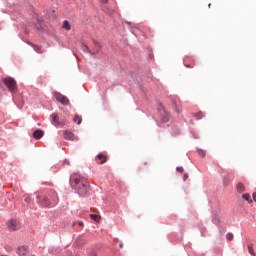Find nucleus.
Masks as SVG:
<instances>
[{
    "label": "nucleus",
    "mask_w": 256,
    "mask_h": 256,
    "mask_svg": "<svg viewBox=\"0 0 256 256\" xmlns=\"http://www.w3.org/2000/svg\"><path fill=\"white\" fill-rule=\"evenodd\" d=\"M70 185L78 191L79 195H85L87 193V180L79 174H72L70 176Z\"/></svg>",
    "instance_id": "obj_1"
},
{
    "label": "nucleus",
    "mask_w": 256,
    "mask_h": 256,
    "mask_svg": "<svg viewBox=\"0 0 256 256\" xmlns=\"http://www.w3.org/2000/svg\"><path fill=\"white\" fill-rule=\"evenodd\" d=\"M56 198H49L48 196L41 195L37 196V203L40 207L50 208L55 207L57 205L59 198H57V194L54 195Z\"/></svg>",
    "instance_id": "obj_2"
},
{
    "label": "nucleus",
    "mask_w": 256,
    "mask_h": 256,
    "mask_svg": "<svg viewBox=\"0 0 256 256\" xmlns=\"http://www.w3.org/2000/svg\"><path fill=\"white\" fill-rule=\"evenodd\" d=\"M2 83L6 85L10 93H17V81L12 77H7L2 79Z\"/></svg>",
    "instance_id": "obj_3"
},
{
    "label": "nucleus",
    "mask_w": 256,
    "mask_h": 256,
    "mask_svg": "<svg viewBox=\"0 0 256 256\" xmlns=\"http://www.w3.org/2000/svg\"><path fill=\"white\" fill-rule=\"evenodd\" d=\"M53 95H54V98L56 99V101H58L62 105H69L68 97L64 96L63 94H61L59 92H54Z\"/></svg>",
    "instance_id": "obj_4"
},
{
    "label": "nucleus",
    "mask_w": 256,
    "mask_h": 256,
    "mask_svg": "<svg viewBox=\"0 0 256 256\" xmlns=\"http://www.w3.org/2000/svg\"><path fill=\"white\" fill-rule=\"evenodd\" d=\"M7 225L10 231H17L18 229H21V224L15 219L8 221Z\"/></svg>",
    "instance_id": "obj_5"
},
{
    "label": "nucleus",
    "mask_w": 256,
    "mask_h": 256,
    "mask_svg": "<svg viewBox=\"0 0 256 256\" xmlns=\"http://www.w3.org/2000/svg\"><path fill=\"white\" fill-rule=\"evenodd\" d=\"M17 253L19 256L29 255V247L27 246H19L17 249Z\"/></svg>",
    "instance_id": "obj_6"
},
{
    "label": "nucleus",
    "mask_w": 256,
    "mask_h": 256,
    "mask_svg": "<svg viewBox=\"0 0 256 256\" xmlns=\"http://www.w3.org/2000/svg\"><path fill=\"white\" fill-rule=\"evenodd\" d=\"M97 159L100 161V165L107 163V156L103 153L98 154Z\"/></svg>",
    "instance_id": "obj_7"
},
{
    "label": "nucleus",
    "mask_w": 256,
    "mask_h": 256,
    "mask_svg": "<svg viewBox=\"0 0 256 256\" xmlns=\"http://www.w3.org/2000/svg\"><path fill=\"white\" fill-rule=\"evenodd\" d=\"M63 137H64V139H67L68 141H73V137H74V135L72 134V132L71 131H64V133H63Z\"/></svg>",
    "instance_id": "obj_8"
},
{
    "label": "nucleus",
    "mask_w": 256,
    "mask_h": 256,
    "mask_svg": "<svg viewBox=\"0 0 256 256\" xmlns=\"http://www.w3.org/2000/svg\"><path fill=\"white\" fill-rule=\"evenodd\" d=\"M31 46L33 47L34 51H36V53H39L40 55L44 53L43 47L40 45L31 44Z\"/></svg>",
    "instance_id": "obj_9"
},
{
    "label": "nucleus",
    "mask_w": 256,
    "mask_h": 256,
    "mask_svg": "<svg viewBox=\"0 0 256 256\" xmlns=\"http://www.w3.org/2000/svg\"><path fill=\"white\" fill-rule=\"evenodd\" d=\"M51 118H52V121H53L54 125H61V122L59 121V115L52 114Z\"/></svg>",
    "instance_id": "obj_10"
},
{
    "label": "nucleus",
    "mask_w": 256,
    "mask_h": 256,
    "mask_svg": "<svg viewBox=\"0 0 256 256\" xmlns=\"http://www.w3.org/2000/svg\"><path fill=\"white\" fill-rule=\"evenodd\" d=\"M34 139H41L43 137V131L42 130H36L33 132Z\"/></svg>",
    "instance_id": "obj_11"
},
{
    "label": "nucleus",
    "mask_w": 256,
    "mask_h": 256,
    "mask_svg": "<svg viewBox=\"0 0 256 256\" xmlns=\"http://www.w3.org/2000/svg\"><path fill=\"white\" fill-rule=\"evenodd\" d=\"M62 29H65L66 31H71V24L69 21L65 20L62 24Z\"/></svg>",
    "instance_id": "obj_12"
},
{
    "label": "nucleus",
    "mask_w": 256,
    "mask_h": 256,
    "mask_svg": "<svg viewBox=\"0 0 256 256\" xmlns=\"http://www.w3.org/2000/svg\"><path fill=\"white\" fill-rule=\"evenodd\" d=\"M236 189L238 193H245V186L243 185V183H238L236 185Z\"/></svg>",
    "instance_id": "obj_13"
},
{
    "label": "nucleus",
    "mask_w": 256,
    "mask_h": 256,
    "mask_svg": "<svg viewBox=\"0 0 256 256\" xmlns=\"http://www.w3.org/2000/svg\"><path fill=\"white\" fill-rule=\"evenodd\" d=\"M94 45H95V47H96V50H95L94 53H92V55L97 54V53L99 52V50L101 49V44H100L99 42L94 41Z\"/></svg>",
    "instance_id": "obj_14"
},
{
    "label": "nucleus",
    "mask_w": 256,
    "mask_h": 256,
    "mask_svg": "<svg viewBox=\"0 0 256 256\" xmlns=\"http://www.w3.org/2000/svg\"><path fill=\"white\" fill-rule=\"evenodd\" d=\"M82 121H83V119L79 115H76L74 117V123H77V125H81Z\"/></svg>",
    "instance_id": "obj_15"
},
{
    "label": "nucleus",
    "mask_w": 256,
    "mask_h": 256,
    "mask_svg": "<svg viewBox=\"0 0 256 256\" xmlns=\"http://www.w3.org/2000/svg\"><path fill=\"white\" fill-rule=\"evenodd\" d=\"M91 219H93V221H96L97 223H99L101 217H99V215L97 214H91L90 215Z\"/></svg>",
    "instance_id": "obj_16"
},
{
    "label": "nucleus",
    "mask_w": 256,
    "mask_h": 256,
    "mask_svg": "<svg viewBox=\"0 0 256 256\" xmlns=\"http://www.w3.org/2000/svg\"><path fill=\"white\" fill-rule=\"evenodd\" d=\"M248 253H250V255H255V250L253 249V244H248Z\"/></svg>",
    "instance_id": "obj_17"
},
{
    "label": "nucleus",
    "mask_w": 256,
    "mask_h": 256,
    "mask_svg": "<svg viewBox=\"0 0 256 256\" xmlns=\"http://www.w3.org/2000/svg\"><path fill=\"white\" fill-rule=\"evenodd\" d=\"M196 119H203L205 117V115L203 114V112H198L194 114Z\"/></svg>",
    "instance_id": "obj_18"
},
{
    "label": "nucleus",
    "mask_w": 256,
    "mask_h": 256,
    "mask_svg": "<svg viewBox=\"0 0 256 256\" xmlns=\"http://www.w3.org/2000/svg\"><path fill=\"white\" fill-rule=\"evenodd\" d=\"M242 197H243V199H245V201H248V203L253 202V200H251V195H249V194H244Z\"/></svg>",
    "instance_id": "obj_19"
},
{
    "label": "nucleus",
    "mask_w": 256,
    "mask_h": 256,
    "mask_svg": "<svg viewBox=\"0 0 256 256\" xmlns=\"http://www.w3.org/2000/svg\"><path fill=\"white\" fill-rule=\"evenodd\" d=\"M174 104H175L176 113H180L181 112V104H177V102H174Z\"/></svg>",
    "instance_id": "obj_20"
},
{
    "label": "nucleus",
    "mask_w": 256,
    "mask_h": 256,
    "mask_svg": "<svg viewBox=\"0 0 256 256\" xmlns=\"http://www.w3.org/2000/svg\"><path fill=\"white\" fill-rule=\"evenodd\" d=\"M226 239H227L228 241H233V233H228V234L226 235Z\"/></svg>",
    "instance_id": "obj_21"
},
{
    "label": "nucleus",
    "mask_w": 256,
    "mask_h": 256,
    "mask_svg": "<svg viewBox=\"0 0 256 256\" xmlns=\"http://www.w3.org/2000/svg\"><path fill=\"white\" fill-rule=\"evenodd\" d=\"M198 155H200L201 157H205V150H198Z\"/></svg>",
    "instance_id": "obj_22"
},
{
    "label": "nucleus",
    "mask_w": 256,
    "mask_h": 256,
    "mask_svg": "<svg viewBox=\"0 0 256 256\" xmlns=\"http://www.w3.org/2000/svg\"><path fill=\"white\" fill-rule=\"evenodd\" d=\"M176 171H178L179 173H183V171H185V169H183V167H177Z\"/></svg>",
    "instance_id": "obj_23"
},
{
    "label": "nucleus",
    "mask_w": 256,
    "mask_h": 256,
    "mask_svg": "<svg viewBox=\"0 0 256 256\" xmlns=\"http://www.w3.org/2000/svg\"><path fill=\"white\" fill-rule=\"evenodd\" d=\"M223 184L225 187H227V185H229V179L225 178Z\"/></svg>",
    "instance_id": "obj_24"
},
{
    "label": "nucleus",
    "mask_w": 256,
    "mask_h": 256,
    "mask_svg": "<svg viewBox=\"0 0 256 256\" xmlns=\"http://www.w3.org/2000/svg\"><path fill=\"white\" fill-rule=\"evenodd\" d=\"M24 201H25L26 203H31V198H30L29 196H25Z\"/></svg>",
    "instance_id": "obj_25"
},
{
    "label": "nucleus",
    "mask_w": 256,
    "mask_h": 256,
    "mask_svg": "<svg viewBox=\"0 0 256 256\" xmlns=\"http://www.w3.org/2000/svg\"><path fill=\"white\" fill-rule=\"evenodd\" d=\"M89 256H98V255H97V252L92 251V252L89 253Z\"/></svg>",
    "instance_id": "obj_26"
},
{
    "label": "nucleus",
    "mask_w": 256,
    "mask_h": 256,
    "mask_svg": "<svg viewBox=\"0 0 256 256\" xmlns=\"http://www.w3.org/2000/svg\"><path fill=\"white\" fill-rule=\"evenodd\" d=\"M183 179H184V181H185L186 179H189V174H184Z\"/></svg>",
    "instance_id": "obj_27"
},
{
    "label": "nucleus",
    "mask_w": 256,
    "mask_h": 256,
    "mask_svg": "<svg viewBox=\"0 0 256 256\" xmlns=\"http://www.w3.org/2000/svg\"><path fill=\"white\" fill-rule=\"evenodd\" d=\"M252 197H253L254 201L256 202V192L253 193Z\"/></svg>",
    "instance_id": "obj_28"
},
{
    "label": "nucleus",
    "mask_w": 256,
    "mask_h": 256,
    "mask_svg": "<svg viewBox=\"0 0 256 256\" xmlns=\"http://www.w3.org/2000/svg\"><path fill=\"white\" fill-rule=\"evenodd\" d=\"M79 227H83V222H78Z\"/></svg>",
    "instance_id": "obj_29"
},
{
    "label": "nucleus",
    "mask_w": 256,
    "mask_h": 256,
    "mask_svg": "<svg viewBox=\"0 0 256 256\" xmlns=\"http://www.w3.org/2000/svg\"><path fill=\"white\" fill-rule=\"evenodd\" d=\"M185 67H187L188 69L193 68V66H191V65H185Z\"/></svg>",
    "instance_id": "obj_30"
},
{
    "label": "nucleus",
    "mask_w": 256,
    "mask_h": 256,
    "mask_svg": "<svg viewBox=\"0 0 256 256\" xmlns=\"http://www.w3.org/2000/svg\"><path fill=\"white\" fill-rule=\"evenodd\" d=\"M108 0H101V3H107Z\"/></svg>",
    "instance_id": "obj_31"
},
{
    "label": "nucleus",
    "mask_w": 256,
    "mask_h": 256,
    "mask_svg": "<svg viewBox=\"0 0 256 256\" xmlns=\"http://www.w3.org/2000/svg\"><path fill=\"white\" fill-rule=\"evenodd\" d=\"M143 165H147V162H144Z\"/></svg>",
    "instance_id": "obj_32"
},
{
    "label": "nucleus",
    "mask_w": 256,
    "mask_h": 256,
    "mask_svg": "<svg viewBox=\"0 0 256 256\" xmlns=\"http://www.w3.org/2000/svg\"><path fill=\"white\" fill-rule=\"evenodd\" d=\"M208 7L211 8V4H209Z\"/></svg>",
    "instance_id": "obj_33"
},
{
    "label": "nucleus",
    "mask_w": 256,
    "mask_h": 256,
    "mask_svg": "<svg viewBox=\"0 0 256 256\" xmlns=\"http://www.w3.org/2000/svg\"><path fill=\"white\" fill-rule=\"evenodd\" d=\"M120 247H123V244H120Z\"/></svg>",
    "instance_id": "obj_34"
}]
</instances>
